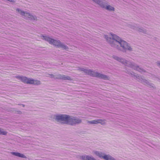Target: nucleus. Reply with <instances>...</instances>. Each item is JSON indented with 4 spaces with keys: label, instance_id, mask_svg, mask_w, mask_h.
<instances>
[{
    "label": "nucleus",
    "instance_id": "obj_13",
    "mask_svg": "<svg viewBox=\"0 0 160 160\" xmlns=\"http://www.w3.org/2000/svg\"><path fill=\"white\" fill-rule=\"evenodd\" d=\"M81 157L82 160H96L92 156L89 155H82Z\"/></svg>",
    "mask_w": 160,
    "mask_h": 160
},
{
    "label": "nucleus",
    "instance_id": "obj_9",
    "mask_svg": "<svg viewBox=\"0 0 160 160\" xmlns=\"http://www.w3.org/2000/svg\"><path fill=\"white\" fill-rule=\"evenodd\" d=\"M94 2L99 5L101 7L103 8H106L107 10L109 11L113 10L114 8L109 5L107 6V3L106 1H101L100 0H92Z\"/></svg>",
    "mask_w": 160,
    "mask_h": 160
},
{
    "label": "nucleus",
    "instance_id": "obj_10",
    "mask_svg": "<svg viewBox=\"0 0 160 160\" xmlns=\"http://www.w3.org/2000/svg\"><path fill=\"white\" fill-rule=\"evenodd\" d=\"M69 116L66 114H57L55 116V119L58 121L63 122L68 124Z\"/></svg>",
    "mask_w": 160,
    "mask_h": 160
},
{
    "label": "nucleus",
    "instance_id": "obj_16",
    "mask_svg": "<svg viewBox=\"0 0 160 160\" xmlns=\"http://www.w3.org/2000/svg\"><path fill=\"white\" fill-rule=\"evenodd\" d=\"M58 78L60 79H61L64 80H70L71 78L68 76H65L64 75H60Z\"/></svg>",
    "mask_w": 160,
    "mask_h": 160
},
{
    "label": "nucleus",
    "instance_id": "obj_4",
    "mask_svg": "<svg viewBox=\"0 0 160 160\" xmlns=\"http://www.w3.org/2000/svg\"><path fill=\"white\" fill-rule=\"evenodd\" d=\"M43 39L48 42L50 44L58 47H60L64 49L67 48V45L61 43L59 40H55L47 36H43Z\"/></svg>",
    "mask_w": 160,
    "mask_h": 160
},
{
    "label": "nucleus",
    "instance_id": "obj_14",
    "mask_svg": "<svg viewBox=\"0 0 160 160\" xmlns=\"http://www.w3.org/2000/svg\"><path fill=\"white\" fill-rule=\"evenodd\" d=\"M104 121L102 120H94L92 121H88V122L90 124H94L100 123L102 124H104Z\"/></svg>",
    "mask_w": 160,
    "mask_h": 160
},
{
    "label": "nucleus",
    "instance_id": "obj_6",
    "mask_svg": "<svg viewBox=\"0 0 160 160\" xmlns=\"http://www.w3.org/2000/svg\"><path fill=\"white\" fill-rule=\"evenodd\" d=\"M16 11L19 13L20 14L23 18L26 19L32 20H35L37 19V18L35 16H33L26 12H25L23 11H22L21 10L18 8L16 9Z\"/></svg>",
    "mask_w": 160,
    "mask_h": 160
},
{
    "label": "nucleus",
    "instance_id": "obj_3",
    "mask_svg": "<svg viewBox=\"0 0 160 160\" xmlns=\"http://www.w3.org/2000/svg\"><path fill=\"white\" fill-rule=\"evenodd\" d=\"M80 70L82 71L85 73L92 77H96L105 80L108 79V77L107 76L92 71L90 69L88 70L84 68H80Z\"/></svg>",
    "mask_w": 160,
    "mask_h": 160
},
{
    "label": "nucleus",
    "instance_id": "obj_17",
    "mask_svg": "<svg viewBox=\"0 0 160 160\" xmlns=\"http://www.w3.org/2000/svg\"><path fill=\"white\" fill-rule=\"evenodd\" d=\"M7 134V132L3 131V129L0 128V134L6 135Z\"/></svg>",
    "mask_w": 160,
    "mask_h": 160
},
{
    "label": "nucleus",
    "instance_id": "obj_15",
    "mask_svg": "<svg viewBox=\"0 0 160 160\" xmlns=\"http://www.w3.org/2000/svg\"><path fill=\"white\" fill-rule=\"evenodd\" d=\"M11 153L13 155L15 156L23 158H26V157L25 156L24 154L20 153L19 152H12Z\"/></svg>",
    "mask_w": 160,
    "mask_h": 160
},
{
    "label": "nucleus",
    "instance_id": "obj_7",
    "mask_svg": "<svg viewBox=\"0 0 160 160\" xmlns=\"http://www.w3.org/2000/svg\"><path fill=\"white\" fill-rule=\"evenodd\" d=\"M93 153L99 158H103L105 160H116L113 158L109 155H105L103 156V153L101 152L95 150L92 151Z\"/></svg>",
    "mask_w": 160,
    "mask_h": 160
},
{
    "label": "nucleus",
    "instance_id": "obj_12",
    "mask_svg": "<svg viewBox=\"0 0 160 160\" xmlns=\"http://www.w3.org/2000/svg\"><path fill=\"white\" fill-rule=\"evenodd\" d=\"M130 27L140 32H142L143 33H146V31L145 29L139 28L136 24H134L133 25H130Z\"/></svg>",
    "mask_w": 160,
    "mask_h": 160
},
{
    "label": "nucleus",
    "instance_id": "obj_1",
    "mask_svg": "<svg viewBox=\"0 0 160 160\" xmlns=\"http://www.w3.org/2000/svg\"><path fill=\"white\" fill-rule=\"evenodd\" d=\"M111 37H109L108 35H105V38L112 47L125 52L132 51V48L126 42L115 34H111Z\"/></svg>",
    "mask_w": 160,
    "mask_h": 160
},
{
    "label": "nucleus",
    "instance_id": "obj_8",
    "mask_svg": "<svg viewBox=\"0 0 160 160\" xmlns=\"http://www.w3.org/2000/svg\"><path fill=\"white\" fill-rule=\"evenodd\" d=\"M131 74L135 77L138 79V80L141 83L144 84H146L150 87H154V85L153 84L150 83L149 81L142 78L141 76L138 75V74H136L134 73H133V74L131 73Z\"/></svg>",
    "mask_w": 160,
    "mask_h": 160
},
{
    "label": "nucleus",
    "instance_id": "obj_18",
    "mask_svg": "<svg viewBox=\"0 0 160 160\" xmlns=\"http://www.w3.org/2000/svg\"><path fill=\"white\" fill-rule=\"evenodd\" d=\"M157 64L158 66L160 68V61H158L157 62Z\"/></svg>",
    "mask_w": 160,
    "mask_h": 160
},
{
    "label": "nucleus",
    "instance_id": "obj_2",
    "mask_svg": "<svg viewBox=\"0 0 160 160\" xmlns=\"http://www.w3.org/2000/svg\"><path fill=\"white\" fill-rule=\"evenodd\" d=\"M113 58L114 59L121 62L125 66L130 67L134 70L141 72V73H143L145 72L144 70L140 68L138 66L136 65L132 62L126 60L122 58H120L115 55H113Z\"/></svg>",
    "mask_w": 160,
    "mask_h": 160
},
{
    "label": "nucleus",
    "instance_id": "obj_5",
    "mask_svg": "<svg viewBox=\"0 0 160 160\" xmlns=\"http://www.w3.org/2000/svg\"><path fill=\"white\" fill-rule=\"evenodd\" d=\"M16 77L25 83L34 85H39L40 84V82L39 81L34 80L32 78H28L26 77L18 76H17Z\"/></svg>",
    "mask_w": 160,
    "mask_h": 160
},
{
    "label": "nucleus",
    "instance_id": "obj_11",
    "mask_svg": "<svg viewBox=\"0 0 160 160\" xmlns=\"http://www.w3.org/2000/svg\"><path fill=\"white\" fill-rule=\"evenodd\" d=\"M81 121V120L79 118L69 116L68 124L72 125H74L80 123Z\"/></svg>",
    "mask_w": 160,
    "mask_h": 160
}]
</instances>
